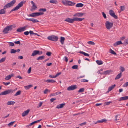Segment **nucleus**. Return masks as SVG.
I'll return each mask as SVG.
<instances>
[{
  "mask_svg": "<svg viewBox=\"0 0 128 128\" xmlns=\"http://www.w3.org/2000/svg\"><path fill=\"white\" fill-rule=\"evenodd\" d=\"M16 2V0H13L4 5V8L0 10V14H5L6 12V9L12 6Z\"/></svg>",
  "mask_w": 128,
  "mask_h": 128,
  "instance_id": "1",
  "label": "nucleus"
},
{
  "mask_svg": "<svg viewBox=\"0 0 128 128\" xmlns=\"http://www.w3.org/2000/svg\"><path fill=\"white\" fill-rule=\"evenodd\" d=\"M13 26L12 25L6 26L4 29L2 31L4 33V34L8 33V31H11L12 30Z\"/></svg>",
  "mask_w": 128,
  "mask_h": 128,
  "instance_id": "2",
  "label": "nucleus"
},
{
  "mask_svg": "<svg viewBox=\"0 0 128 128\" xmlns=\"http://www.w3.org/2000/svg\"><path fill=\"white\" fill-rule=\"evenodd\" d=\"M14 90L12 89L8 90L3 92H1L0 94V95H6L10 93H12Z\"/></svg>",
  "mask_w": 128,
  "mask_h": 128,
  "instance_id": "3",
  "label": "nucleus"
},
{
  "mask_svg": "<svg viewBox=\"0 0 128 128\" xmlns=\"http://www.w3.org/2000/svg\"><path fill=\"white\" fill-rule=\"evenodd\" d=\"M47 38L50 40L56 42L58 40V38L57 36L52 35L48 36Z\"/></svg>",
  "mask_w": 128,
  "mask_h": 128,
  "instance_id": "4",
  "label": "nucleus"
},
{
  "mask_svg": "<svg viewBox=\"0 0 128 128\" xmlns=\"http://www.w3.org/2000/svg\"><path fill=\"white\" fill-rule=\"evenodd\" d=\"M44 14L43 12H34L30 14L28 16H31L32 17H35L36 16H38L40 15H42Z\"/></svg>",
  "mask_w": 128,
  "mask_h": 128,
  "instance_id": "5",
  "label": "nucleus"
},
{
  "mask_svg": "<svg viewBox=\"0 0 128 128\" xmlns=\"http://www.w3.org/2000/svg\"><path fill=\"white\" fill-rule=\"evenodd\" d=\"M113 23L110 22L108 21L106 22L105 24L106 28L108 30H110L113 26Z\"/></svg>",
  "mask_w": 128,
  "mask_h": 128,
  "instance_id": "6",
  "label": "nucleus"
},
{
  "mask_svg": "<svg viewBox=\"0 0 128 128\" xmlns=\"http://www.w3.org/2000/svg\"><path fill=\"white\" fill-rule=\"evenodd\" d=\"M109 14L112 17H113L114 18L117 19L118 17L117 16L115 15L114 12L112 10H110L109 11Z\"/></svg>",
  "mask_w": 128,
  "mask_h": 128,
  "instance_id": "7",
  "label": "nucleus"
},
{
  "mask_svg": "<svg viewBox=\"0 0 128 128\" xmlns=\"http://www.w3.org/2000/svg\"><path fill=\"white\" fill-rule=\"evenodd\" d=\"M77 88L76 85L71 86H69L67 89V90L69 91L74 90Z\"/></svg>",
  "mask_w": 128,
  "mask_h": 128,
  "instance_id": "8",
  "label": "nucleus"
},
{
  "mask_svg": "<svg viewBox=\"0 0 128 128\" xmlns=\"http://www.w3.org/2000/svg\"><path fill=\"white\" fill-rule=\"evenodd\" d=\"M26 26H25L22 27L18 28L16 30V31L21 32L26 30Z\"/></svg>",
  "mask_w": 128,
  "mask_h": 128,
  "instance_id": "9",
  "label": "nucleus"
},
{
  "mask_svg": "<svg viewBox=\"0 0 128 128\" xmlns=\"http://www.w3.org/2000/svg\"><path fill=\"white\" fill-rule=\"evenodd\" d=\"M85 14V13L78 12L74 14L73 16L82 17Z\"/></svg>",
  "mask_w": 128,
  "mask_h": 128,
  "instance_id": "10",
  "label": "nucleus"
},
{
  "mask_svg": "<svg viewBox=\"0 0 128 128\" xmlns=\"http://www.w3.org/2000/svg\"><path fill=\"white\" fill-rule=\"evenodd\" d=\"M26 20H28L29 21H31L33 23H36L38 22V20L37 19H34L33 18H26Z\"/></svg>",
  "mask_w": 128,
  "mask_h": 128,
  "instance_id": "11",
  "label": "nucleus"
},
{
  "mask_svg": "<svg viewBox=\"0 0 128 128\" xmlns=\"http://www.w3.org/2000/svg\"><path fill=\"white\" fill-rule=\"evenodd\" d=\"M30 111L29 109L27 110L24 111L22 114V116H24L27 115Z\"/></svg>",
  "mask_w": 128,
  "mask_h": 128,
  "instance_id": "12",
  "label": "nucleus"
},
{
  "mask_svg": "<svg viewBox=\"0 0 128 128\" xmlns=\"http://www.w3.org/2000/svg\"><path fill=\"white\" fill-rule=\"evenodd\" d=\"M64 21L70 23L73 22V19H71L68 18H66Z\"/></svg>",
  "mask_w": 128,
  "mask_h": 128,
  "instance_id": "13",
  "label": "nucleus"
},
{
  "mask_svg": "<svg viewBox=\"0 0 128 128\" xmlns=\"http://www.w3.org/2000/svg\"><path fill=\"white\" fill-rule=\"evenodd\" d=\"M128 99V96H125L120 98L118 100V101L126 100Z\"/></svg>",
  "mask_w": 128,
  "mask_h": 128,
  "instance_id": "14",
  "label": "nucleus"
},
{
  "mask_svg": "<svg viewBox=\"0 0 128 128\" xmlns=\"http://www.w3.org/2000/svg\"><path fill=\"white\" fill-rule=\"evenodd\" d=\"M67 5H68L69 6H73L76 3L74 2L70 1H67Z\"/></svg>",
  "mask_w": 128,
  "mask_h": 128,
  "instance_id": "15",
  "label": "nucleus"
},
{
  "mask_svg": "<svg viewBox=\"0 0 128 128\" xmlns=\"http://www.w3.org/2000/svg\"><path fill=\"white\" fill-rule=\"evenodd\" d=\"M65 105V104H62L58 105H57L56 106V108H62Z\"/></svg>",
  "mask_w": 128,
  "mask_h": 128,
  "instance_id": "16",
  "label": "nucleus"
},
{
  "mask_svg": "<svg viewBox=\"0 0 128 128\" xmlns=\"http://www.w3.org/2000/svg\"><path fill=\"white\" fill-rule=\"evenodd\" d=\"M23 4L24 2L23 1H22L18 4L16 7L18 9L20 7H22L23 5Z\"/></svg>",
  "mask_w": 128,
  "mask_h": 128,
  "instance_id": "17",
  "label": "nucleus"
},
{
  "mask_svg": "<svg viewBox=\"0 0 128 128\" xmlns=\"http://www.w3.org/2000/svg\"><path fill=\"white\" fill-rule=\"evenodd\" d=\"M120 44H122L121 40L115 42L114 44V46H115Z\"/></svg>",
  "mask_w": 128,
  "mask_h": 128,
  "instance_id": "18",
  "label": "nucleus"
},
{
  "mask_svg": "<svg viewBox=\"0 0 128 128\" xmlns=\"http://www.w3.org/2000/svg\"><path fill=\"white\" fill-rule=\"evenodd\" d=\"M38 50H34L32 52L31 56H34L38 54Z\"/></svg>",
  "mask_w": 128,
  "mask_h": 128,
  "instance_id": "19",
  "label": "nucleus"
},
{
  "mask_svg": "<svg viewBox=\"0 0 128 128\" xmlns=\"http://www.w3.org/2000/svg\"><path fill=\"white\" fill-rule=\"evenodd\" d=\"M116 86V85L114 84L110 86L108 88V92H110Z\"/></svg>",
  "mask_w": 128,
  "mask_h": 128,
  "instance_id": "20",
  "label": "nucleus"
},
{
  "mask_svg": "<svg viewBox=\"0 0 128 128\" xmlns=\"http://www.w3.org/2000/svg\"><path fill=\"white\" fill-rule=\"evenodd\" d=\"M60 42L62 44H64V41L65 40L64 38L62 36H61L60 37Z\"/></svg>",
  "mask_w": 128,
  "mask_h": 128,
  "instance_id": "21",
  "label": "nucleus"
},
{
  "mask_svg": "<svg viewBox=\"0 0 128 128\" xmlns=\"http://www.w3.org/2000/svg\"><path fill=\"white\" fill-rule=\"evenodd\" d=\"M107 121V120L105 119H102L101 120H98L95 123V124H96L98 122L102 123V122H106Z\"/></svg>",
  "mask_w": 128,
  "mask_h": 128,
  "instance_id": "22",
  "label": "nucleus"
},
{
  "mask_svg": "<svg viewBox=\"0 0 128 128\" xmlns=\"http://www.w3.org/2000/svg\"><path fill=\"white\" fill-rule=\"evenodd\" d=\"M84 6V4L81 3H80L77 4L76 6L77 7L79 8V7H82Z\"/></svg>",
  "mask_w": 128,
  "mask_h": 128,
  "instance_id": "23",
  "label": "nucleus"
},
{
  "mask_svg": "<svg viewBox=\"0 0 128 128\" xmlns=\"http://www.w3.org/2000/svg\"><path fill=\"white\" fill-rule=\"evenodd\" d=\"M122 75V73H120L116 77L115 80H117L120 78Z\"/></svg>",
  "mask_w": 128,
  "mask_h": 128,
  "instance_id": "24",
  "label": "nucleus"
},
{
  "mask_svg": "<svg viewBox=\"0 0 128 128\" xmlns=\"http://www.w3.org/2000/svg\"><path fill=\"white\" fill-rule=\"evenodd\" d=\"M79 53L80 54H84L85 56H89V54L85 52L82 51H80Z\"/></svg>",
  "mask_w": 128,
  "mask_h": 128,
  "instance_id": "25",
  "label": "nucleus"
},
{
  "mask_svg": "<svg viewBox=\"0 0 128 128\" xmlns=\"http://www.w3.org/2000/svg\"><path fill=\"white\" fill-rule=\"evenodd\" d=\"M45 82H48L54 83L56 82V81L53 80H47Z\"/></svg>",
  "mask_w": 128,
  "mask_h": 128,
  "instance_id": "26",
  "label": "nucleus"
},
{
  "mask_svg": "<svg viewBox=\"0 0 128 128\" xmlns=\"http://www.w3.org/2000/svg\"><path fill=\"white\" fill-rule=\"evenodd\" d=\"M50 2L51 3L56 4L58 3V1L56 0H50Z\"/></svg>",
  "mask_w": 128,
  "mask_h": 128,
  "instance_id": "27",
  "label": "nucleus"
},
{
  "mask_svg": "<svg viewBox=\"0 0 128 128\" xmlns=\"http://www.w3.org/2000/svg\"><path fill=\"white\" fill-rule=\"evenodd\" d=\"M15 103L14 101H8L7 103V104L8 105L14 104Z\"/></svg>",
  "mask_w": 128,
  "mask_h": 128,
  "instance_id": "28",
  "label": "nucleus"
},
{
  "mask_svg": "<svg viewBox=\"0 0 128 128\" xmlns=\"http://www.w3.org/2000/svg\"><path fill=\"white\" fill-rule=\"evenodd\" d=\"M45 56H40L37 58V60H42L44 59V58Z\"/></svg>",
  "mask_w": 128,
  "mask_h": 128,
  "instance_id": "29",
  "label": "nucleus"
},
{
  "mask_svg": "<svg viewBox=\"0 0 128 128\" xmlns=\"http://www.w3.org/2000/svg\"><path fill=\"white\" fill-rule=\"evenodd\" d=\"M120 73H122V72L124 71L125 70L124 68V67L122 66H120Z\"/></svg>",
  "mask_w": 128,
  "mask_h": 128,
  "instance_id": "30",
  "label": "nucleus"
},
{
  "mask_svg": "<svg viewBox=\"0 0 128 128\" xmlns=\"http://www.w3.org/2000/svg\"><path fill=\"white\" fill-rule=\"evenodd\" d=\"M32 86V85L31 84L28 85L27 86H24V88L26 90H28Z\"/></svg>",
  "mask_w": 128,
  "mask_h": 128,
  "instance_id": "31",
  "label": "nucleus"
},
{
  "mask_svg": "<svg viewBox=\"0 0 128 128\" xmlns=\"http://www.w3.org/2000/svg\"><path fill=\"white\" fill-rule=\"evenodd\" d=\"M12 76V75H9L6 77L5 79L6 80H8L11 78Z\"/></svg>",
  "mask_w": 128,
  "mask_h": 128,
  "instance_id": "32",
  "label": "nucleus"
},
{
  "mask_svg": "<svg viewBox=\"0 0 128 128\" xmlns=\"http://www.w3.org/2000/svg\"><path fill=\"white\" fill-rule=\"evenodd\" d=\"M96 62L97 64L99 65L102 64H103L101 60H97L96 61Z\"/></svg>",
  "mask_w": 128,
  "mask_h": 128,
  "instance_id": "33",
  "label": "nucleus"
},
{
  "mask_svg": "<svg viewBox=\"0 0 128 128\" xmlns=\"http://www.w3.org/2000/svg\"><path fill=\"white\" fill-rule=\"evenodd\" d=\"M110 52L114 55H116V54L114 50H112L111 49H110Z\"/></svg>",
  "mask_w": 128,
  "mask_h": 128,
  "instance_id": "34",
  "label": "nucleus"
},
{
  "mask_svg": "<svg viewBox=\"0 0 128 128\" xmlns=\"http://www.w3.org/2000/svg\"><path fill=\"white\" fill-rule=\"evenodd\" d=\"M21 93L20 90H18L14 95V96H16L18 95H20Z\"/></svg>",
  "mask_w": 128,
  "mask_h": 128,
  "instance_id": "35",
  "label": "nucleus"
},
{
  "mask_svg": "<svg viewBox=\"0 0 128 128\" xmlns=\"http://www.w3.org/2000/svg\"><path fill=\"white\" fill-rule=\"evenodd\" d=\"M16 50L14 49H11V50L10 52L11 54H15L16 52Z\"/></svg>",
  "mask_w": 128,
  "mask_h": 128,
  "instance_id": "36",
  "label": "nucleus"
},
{
  "mask_svg": "<svg viewBox=\"0 0 128 128\" xmlns=\"http://www.w3.org/2000/svg\"><path fill=\"white\" fill-rule=\"evenodd\" d=\"M32 9L31 10L32 11V10H35L37 8L36 6L35 5V4L34 5H32Z\"/></svg>",
  "mask_w": 128,
  "mask_h": 128,
  "instance_id": "37",
  "label": "nucleus"
},
{
  "mask_svg": "<svg viewBox=\"0 0 128 128\" xmlns=\"http://www.w3.org/2000/svg\"><path fill=\"white\" fill-rule=\"evenodd\" d=\"M84 88H80L78 91V92H84Z\"/></svg>",
  "mask_w": 128,
  "mask_h": 128,
  "instance_id": "38",
  "label": "nucleus"
},
{
  "mask_svg": "<svg viewBox=\"0 0 128 128\" xmlns=\"http://www.w3.org/2000/svg\"><path fill=\"white\" fill-rule=\"evenodd\" d=\"M125 6H120V11L124 10L125 9Z\"/></svg>",
  "mask_w": 128,
  "mask_h": 128,
  "instance_id": "39",
  "label": "nucleus"
},
{
  "mask_svg": "<svg viewBox=\"0 0 128 128\" xmlns=\"http://www.w3.org/2000/svg\"><path fill=\"white\" fill-rule=\"evenodd\" d=\"M128 41L126 39L125 40L124 42L123 43H122V44H123L125 46L126 45L128 44Z\"/></svg>",
  "mask_w": 128,
  "mask_h": 128,
  "instance_id": "40",
  "label": "nucleus"
},
{
  "mask_svg": "<svg viewBox=\"0 0 128 128\" xmlns=\"http://www.w3.org/2000/svg\"><path fill=\"white\" fill-rule=\"evenodd\" d=\"M87 43L89 44L92 45H94V44H95L94 42H93L91 41L88 42H87Z\"/></svg>",
  "mask_w": 128,
  "mask_h": 128,
  "instance_id": "41",
  "label": "nucleus"
},
{
  "mask_svg": "<svg viewBox=\"0 0 128 128\" xmlns=\"http://www.w3.org/2000/svg\"><path fill=\"white\" fill-rule=\"evenodd\" d=\"M39 11H42L43 12H45L46 11V9L45 8H40L39 10Z\"/></svg>",
  "mask_w": 128,
  "mask_h": 128,
  "instance_id": "42",
  "label": "nucleus"
},
{
  "mask_svg": "<svg viewBox=\"0 0 128 128\" xmlns=\"http://www.w3.org/2000/svg\"><path fill=\"white\" fill-rule=\"evenodd\" d=\"M78 66L77 65H74L72 67V68L73 69H77L78 68Z\"/></svg>",
  "mask_w": 128,
  "mask_h": 128,
  "instance_id": "43",
  "label": "nucleus"
},
{
  "mask_svg": "<svg viewBox=\"0 0 128 128\" xmlns=\"http://www.w3.org/2000/svg\"><path fill=\"white\" fill-rule=\"evenodd\" d=\"M6 59V58H2L0 60V63L2 62L5 61Z\"/></svg>",
  "mask_w": 128,
  "mask_h": 128,
  "instance_id": "44",
  "label": "nucleus"
},
{
  "mask_svg": "<svg viewBox=\"0 0 128 128\" xmlns=\"http://www.w3.org/2000/svg\"><path fill=\"white\" fill-rule=\"evenodd\" d=\"M18 10L16 6L14 8L12 9L10 11V12H12L13 11H15V10Z\"/></svg>",
  "mask_w": 128,
  "mask_h": 128,
  "instance_id": "45",
  "label": "nucleus"
},
{
  "mask_svg": "<svg viewBox=\"0 0 128 128\" xmlns=\"http://www.w3.org/2000/svg\"><path fill=\"white\" fill-rule=\"evenodd\" d=\"M51 54L52 53L51 52H48L46 53V55L48 56H51Z\"/></svg>",
  "mask_w": 128,
  "mask_h": 128,
  "instance_id": "46",
  "label": "nucleus"
},
{
  "mask_svg": "<svg viewBox=\"0 0 128 128\" xmlns=\"http://www.w3.org/2000/svg\"><path fill=\"white\" fill-rule=\"evenodd\" d=\"M110 71L109 70H107L104 72V74H107L110 72Z\"/></svg>",
  "mask_w": 128,
  "mask_h": 128,
  "instance_id": "47",
  "label": "nucleus"
},
{
  "mask_svg": "<svg viewBox=\"0 0 128 128\" xmlns=\"http://www.w3.org/2000/svg\"><path fill=\"white\" fill-rule=\"evenodd\" d=\"M3 84L5 86H7L8 85L10 84V82H2Z\"/></svg>",
  "mask_w": 128,
  "mask_h": 128,
  "instance_id": "48",
  "label": "nucleus"
},
{
  "mask_svg": "<svg viewBox=\"0 0 128 128\" xmlns=\"http://www.w3.org/2000/svg\"><path fill=\"white\" fill-rule=\"evenodd\" d=\"M78 18H73V22L74 21H78Z\"/></svg>",
  "mask_w": 128,
  "mask_h": 128,
  "instance_id": "49",
  "label": "nucleus"
},
{
  "mask_svg": "<svg viewBox=\"0 0 128 128\" xmlns=\"http://www.w3.org/2000/svg\"><path fill=\"white\" fill-rule=\"evenodd\" d=\"M8 43L10 44L9 46H14V44L12 42H8Z\"/></svg>",
  "mask_w": 128,
  "mask_h": 128,
  "instance_id": "50",
  "label": "nucleus"
},
{
  "mask_svg": "<svg viewBox=\"0 0 128 128\" xmlns=\"http://www.w3.org/2000/svg\"><path fill=\"white\" fill-rule=\"evenodd\" d=\"M81 82H88V80H86L84 79H82L81 80Z\"/></svg>",
  "mask_w": 128,
  "mask_h": 128,
  "instance_id": "51",
  "label": "nucleus"
},
{
  "mask_svg": "<svg viewBox=\"0 0 128 128\" xmlns=\"http://www.w3.org/2000/svg\"><path fill=\"white\" fill-rule=\"evenodd\" d=\"M15 122V121H13L10 122L8 124V126H10V125H12Z\"/></svg>",
  "mask_w": 128,
  "mask_h": 128,
  "instance_id": "52",
  "label": "nucleus"
},
{
  "mask_svg": "<svg viewBox=\"0 0 128 128\" xmlns=\"http://www.w3.org/2000/svg\"><path fill=\"white\" fill-rule=\"evenodd\" d=\"M49 91V90L48 89L46 88L45 90L44 91V94H46L47 93V92Z\"/></svg>",
  "mask_w": 128,
  "mask_h": 128,
  "instance_id": "53",
  "label": "nucleus"
},
{
  "mask_svg": "<svg viewBox=\"0 0 128 128\" xmlns=\"http://www.w3.org/2000/svg\"><path fill=\"white\" fill-rule=\"evenodd\" d=\"M42 102H40L38 104V105L37 106V107L38 108H39L42 105Z\"/></svg>",
  "mask_w": 128,
  "mask_h": 128,
  "instance_id": "54",
  "label": "nucleus"
},
{
  "mask_svg": "<svg viewBox=\"0 0 128 128\" xmlns=\"http://www.w3.org/2000/svg\"><path fill=\"white\" fill-rule=\"evenodd\" d=\"M56 100V98H52L50 100V101L51 102H53L54 100Z\"/></svg>",
  "mask_w": 128,
  "mask_h": 128,
  "instance_id": "55",
  "label": "nucleus"
},
{
  "mask_svg": "<svg viewBox=\"0 0 128 128\" xmlns=\"http://www.w3.org/2000/svg\"><path fill=\"white\" fill-rule=\"evenodd\" d=\"M102 14L104 18H106V16L105 14L104 13V12H102Z\"/></svg>",
  "mask_w": 128,
  "mask_h": 128,
  "instance_id": "56",
  "label": "nucleus"
},
{
  "mask_svg": "<svg viewBox=\"0 0 128 128\" xmlns=\"http://www.w3.org/2000/svg\"><path fill=\"white\" fill-rule=\"evenodd\" d=\"M67 0H66V2H64L63 1H62V2L65 5H67Z\"/></svg>",
  "mask_w": 128,
  "mask_h": 128,
  "instance_id": "57",
  "label": "nucleus"
},
{
  "mask_svg": "<svg viewBox=\"0 0 128 128\" xmlns=\"http://www.w3.org/2000/svg\"><path fill=\"white\" fill-rule=\"evenodd\" d=\"M29 33V32L28 31L25 32L24 33V34L26 36L28 35V34Z\"/></svg>",
  "mask_w": 128,
  "mask_h": 128,
  "instance_id": "58",
  "label": "nucleus"
},
{
  "mask_svg": "<svg viewBox=\"0 0 128 128\" xmlns=\"http://www.w3.org/2000/svg\"><path fill=\"white\" fill-rule=\"evenodd\" d=\"M64 61H65L66 62H67L68 61V58H67V57L66 56H64Z\"/></svg>",
  "mask_w": 128,
  "mask_h": 128,
  "instance_id": "59",
  "label": "nucleus"
},
{
  "mask_svg": "<svg viewBox=\"0 0 128 128\" xmlns=\"http://www.w3.org/2000/svg\"><path fill=\"white\" fill-rule=\"evenodd\" d=\"M112 103V102L110 101L108 102H105L106 104V105H109L110 103Z\"/></svg>",
  "mask_w": 128,
  "mask_h": 128,
  "instance_id": "60",
  "label": "nucleus"
},
{
  "mask_svg": "<svg viewBox=\"0 0 128 128\" xmlns=\"http://www.w3.org/2000/svg\"><path fill=\"white\" fill-rule=\"evenodd\" d=\"M61 72H58L57 74H56V75L55 76V77H56L57 76H58L60 75L61 74Z\"/></svg>",
  "mask_w": 128,
  "mask_h": 128,
  "instance_id": "61",
  "label": "nucleus"
},
{
  "mask_svg": "<svg viewBox=\"0 0 128 128\" xmlns=\"http://www.w3.org/2000/svg\"><path fill=\"white\" fill-rule=\"evenodd\" d=\"M31 67H30L28 69V74H30L31 71Z\"/></svg>",
  "mask_w": 128,
  "mask_h": 128,
  "instance_id": "62",
  "label": "nucleus"
},
{
  "mask_svg": "<svg viewBox=\"0 0 128 128\" xmlns=\"http://www.w3.org/2000/svg\"><path fill=\"white\" fill-rule=\"evenodd\" d=\"M128 86V82L125 83L123 85V86L126 87Z\"/></svg>",
  "mask_w": 128,
  "mask_h": 128,
  "instance_id": "63",
  "label": "nucleus"
},
{
  "mask_svg": "<svg viewBox=\"0 0 128 128\" xmlns=\"http://www.w3.org/2000/svg\"><path fill=\"white\" fill-rule=\"evenodd\" d=\"M14 42V43L17 44H20V42L19 40L18 41H17Z\"/></svg>",
  "mask_w": 128,
  "mask_h": 128,
  "instance_id": "64",
  "label": "nucleus"
}]
</instances>
